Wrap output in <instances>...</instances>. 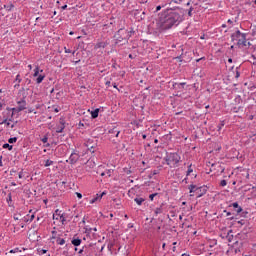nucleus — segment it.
Listing matches in <instances>:
<instances>
[{"instance_id":"obj_37","label":"nucleus","mask_w":256,"mask_h":256,"mask_svg":"<svg viewBox=\"0 0 256 256\" xmlns=\"http://www.w3.org/2000/svg\"><path fill=\"white\" fill-rule=\"evenodd\" d=\"M18 177H19V179H23V172H20V173L18 174Z\"/></svg>"},{"instance_id":"obj_60","label":"nucleus","mask_w":256,"mask_h":256,"mask_svg":"<svg viewBox=\"0 0 256 256\" xmlns=\"http://www.w3.org/2000/svg\"><path fill=\"white\" fill-rule=\"evenodd\" d=\"M10 253H15V250H10Z\"/></svg>"},{"instance_id":"obj_19","label":"nucleus","mask_w":256,"mask_h":256,"mask_svg":"<svg viewBox=\"0 0 256 256\" xmlns=\"http://www.w3.org/2000/svg\"><path fill=\"white\" fill-rule=\"evenodd\" d=\"M191 173H193V168L191 167V165H189L188 170L186 172V177H189Z\"/></svg>"},{"instance_id":"obj_11","label":"nucleus","mask_w":256,"mask_h":256,"mask_svg":"<svg viewBox=\"0 0 256 256\" xmlns=\"http://www.w3.org/2000/svg\"><path fill=\"white\" fill-rule=\"evenodd\" d=\"M78 160H79V154L77 153H72L69 157V161L72 165H74V163H77Z\"/></svg>"},{"instance_id":"obj_7","label":"nucleus","mask_w":256,"mask_h":256,"mask_svg":"<svg viewBox=\"0 0 256 256\" xmlns=\"http://www.w3.org/2000/svg\"><path fill=\"white\" fill-rule=\"evenodd\" d=\"M17 107L13 108L12 111H15L16 113H21V111H25L27 109V102L25 100H20L17 102Z\"/></svg>"},{"instance_id":"obj_17","label":"nucleus","mask_w":256,"mask_h":256,"mask_svg":"<svg viewBox=\"0 0 256 256\" xmlns=\"http://www.w3.org/2000/svg\"><path fill=\"white\" fill-rule=\"evenodd\" d=\"M56 242H57V245H65V239L63 238H57Z\"/></svg>"},{"instance_id":"obj_41","label":"nucleus","mask_w":256,"mask_h":256,"mask_svg":"<svg viewBox=\"0 0 256 256\" xmlns=\"http://www.w3.org/2000/svg\"><path fill=\"white\" fill-rule=\"evenodd\" d=\"M44 147H51V144H49V143H44Z\"/></svg>"},{"instance_id":"obj_52","label":"nucleus","mask_w":256,"mask_h":256,"mask_svg":"<svg viewBox=\"0 0 256 256\" xmlns=\"http://www.w3.org/2000/svg\"><path fill=\"white\" fill-rule=\"evenodd\" d=\"M28 112H29V113H33V109H29Z\"/></svg>"},{"instance_id":"obj_9","label":"nucleus","mask_w":256,"mask_h":256,"mask_svg":"<svg viewBox=\"0 0 256 256\" xmlns=\"http://www.w3.org/2000/svg\"><path fill=\"white\" fill-rule=\"evenodd\" d=\"M107 195V192H102L101 194H96L94 198L90 200V205H93V203H97L103 199V196Z\"/></svg>"},{"instance_id":"obj_10","label":"nucleus","mask_w":256,"mask_h":256,"mask_svg":"<svg viewBox=\"0 0 256 256\" xmlns=\"http://www.w3.org/2000/svg\"><path fill=\"white\" fill-rule=\"evenodd\" d=\"M65 129V119L60 118L59 124L56 126V133H61Z\"/></svg>"},{"instance_id":"obj_20","label":"nucleus","mask_w":256,"mask_h":256,"mask_svg":"<svg viewBox=\"0 0 256 256\" xmlns=\"http://www.w3.org/2000/svg\"><path fill=\"white\" fill-rule=\"evenodd\" d=\"M51 165H53V160H46L44 167H51Z\"/></svg>"},{"instance_id":"obj_50","label":"nucleus","mask_w":256,"mask_h":256,"mask_svg":"<svg viewBox=\"0 0 256 256\" xmlns=\"http://www.w3.org/2000/svg\"><path fill=\"white\" fill-rule=\"evenodd\" d=\"M157 173H158L157 170L153 171V175H157Z\"/></svg>"},{"instance_id":"obj_6","label":"nucleus","mask_w":256,"mask_h":256,"mask_svg":"<svg viewBox=\"0 0 256 256\" xmlns=\"http://www.w3.org/2000/svg\"><path fill=\"white\" fill-rule=\"evenodd\" d=\"M39 73H43V69L39 68V65H36L34 68L33 77H37L36 78L37 85H41V83H43V81L45 80V74H39Z\"/></svg>"},{"instance_id":"obj_53","label":"nucleus","mask_w":256,"mask_h":256,"mask_svg":"<svg viewBox=\"0 0 256 256\" xmlns=\"http://www.w3.org/2000/svg\"><path fill=\"white\" fill-rule=\"evenodd\" d=\"M142 137H143V139H147V135H145V134Z\"/></svg>"},{"instance_id":"obj_8","label":"nucleus","mask_w":256,"mask_h":256,"mask_svg":"<svg viewBox=\"0 0 256 256\" xmlns=\"http://www.w3.org/2000/svg\"><path fill=\"white\" fill-rule=\"evenodd\" d=\"M86 147L90 151V153H95V149H97V141L93 139H88L86 142Z\"/></svg>"},{"instance_id":"obj_34","label":"nucleus","mask_w":256,"mask_h":256,"mask_svg":"<svg viewBox=\"0 0 256 256\" xmlns=\"http://www.w3.org/2000/svg\"><path fill=\"white\" fill-rule=\"evenodd\" d=\"M33 219H35V214H32L31 216H30V223H31V221H33Z\"/></svg>"},{"instance_id":"obj_15","label":"nucleus","mask_w":256,"mask_h":256,"mask_svg":"<svg viewBox=\"0 0 256 256\" xmlns=\"http://www.w3.org/2000/svg\"><path fill=\"white\" fill-rule=\"evenodd\" d=\"M92 119H97L99 117V108H96L91 112Z\"/></svg>"},{"instance_id":"obj_28","label":"nucleus","mask_w":256,"mask_h":256,"mask_svg":"<svg viewBox=\"0 0 256 256\" xmlns=\"http://www.w3.org/2000/svg\"><path fill=\"white\" fill-rule=\"evenodd\" d=\"M223 127H225V121H222V122L218 125L219 131H221V129H223Z\"/></svg>"},{"instance_id":"obj_21","label":"nucleus","mask_w":256,"mask_h":256,"mask_svg":"<svg viewBox=\"0 0 256 256\" xmlns=\"http://www.w3.org/2000/svg\"><path fill=\"white\" fill-rule=\"evenodd\" d=\"M101 47L104 49L105 43L104 42H99L96 44V49H101Z\"/></svg>"},{"instance_id":"obj_14","label":"nucleus","mask_w":256,"mask_h":256,"mask_svg":"<svg viewBox=\"0 0 256 256\" xmlns=\"http://www.w3.org/2000/svg\"><path fill=\"white\" fill-rule=\"evenodd\" d=\"M232 207H234V209H236V213H241V211H243V208H241V206H239V203L234 202L232 204Z\"/></svg>"},{"instance_id":"obj_55","label":"nucleus","mask_w":256,"mask_h":256,"mask_svg":"<svg viewBox=\"0 0 256 256\" xmlns=\"http://www.w3.org/2000/svg\"><path fill=\"white\" fill-rule=\"evenodd\" d=\"M78 253H80V254L83 253V249H80Z\"/></svg>"},{"instance_id":"obj_27","label":"nucleus","mask_w":256,"mask_h":256,"mask_svg":"<svg viewBox=\"0 0 256 256\" xmlns=\"http://www.w3.org/2000/svg\"><path fill=\"white\" fill-rule=\"evenodd\" d=\"M207 193V189L203 188V192L198 194L197 198L199 199L200 197H203Z\"/></svg>"},{"instance_id":"obj_2","label":"nucleus","mask_w":256,"mask_h":256,"mask_svg":"<svg viewBox=\"0 0 256 256\" xmlns=\"http://www.w3.org/2000/svg\"><path fill=\"white\" fill-rule=\"evenodd\" d=\"M232 41H237V45L239 47H247V37L245 34L241 33V31H236L231 35Z\"/></svg>"},{"instance_id":"obj_22","label":"nucleus","mask_w":256,"mask_h":256,"mask_svg":"<svg viewBox=\"0 0 256 256\" xmlns=\"http://www.w3.org/2000/svg\"><path fill=\"white\" fill-rule=\"evenodd\" d=\"M154 213H155V215H161V213H163V209L162 208H156L154 210Z\"/></svg>"},{"instance_id":"obj_46","label":"nucleus","mask_w":256,"mask_h":256,"mask_svg":"<svg viewBox=\"0 0 256 256\" xmlns=\"http://www.w3.org/2000/svg\"><path fill=\"white\" fill-rule=\"evenodd\" d=\"M113 87H114V89H119V88H117V83H114Z\"/></svg>"},{"instance_id":"obj_23","label":"nucleus","mask_w":256,"mask_h":256,"mask_svg":"<svg viewBox=\"0 0 256 256\" xmlns=\"http://www.w3.org/2000/svg\"><path fill=\"white\" fill-rule=\"evenodd\" d=\"M3 149H9V151H11L13 149V146L6 143L3 145Z\"/></svg>"},{"instance_id":"obj_33","label":"nucleus","mask_w":256,"mask_h":256,"mask_svg":"<svg viewBox=\"0 0 256 256\" xmlns=\"http://www.w3.org/2000/svg\"><path fill=\"white\" fill-rule=\"evenodd\" d=\"M105 173H106V175H108L109 177H111V174L113 173V171H112V170H107Z\"/></svg>"},{"instance_id":"obj_62","label":"nucleus","mask_w":256,"mask_h":256,"mask_svg":"<svg viewBox=\"0 0 256 256\" xmlns=\"http://www.w3.org/2000/svg\"><path fill=\"white\" fill-rule=\"evenodd\" d=\"M42 253H47V250H42Z\"/></svg>"},{"instance_id":"obj_25","label":"nucleus","mask_w":256,"mask_h":256,"mask_svg":"<svg viewBox=\"0 0 256 256\" xmlns=\"http://www.w3.org/2000/svg\"><path fill=\"white\" fill-rule=\"evenodd\" d=\"M8 143H17V137L9 138Z\"/></svg>"},{"instance_id":"obj_3","label":"nucleus","mask_w":256,"mask_h":256,"mask_svg":"<svg viewBox=\"0 0 256 256\" xmlns=\"http://www.w3.org/2000/svg\"><path fill=\"white\" fill-rule=\"evenodd\" d=\"M53 221H54V225L57 223H61V225H65V223H67V216L65 215V213H63V211L57 209L53 214Z\"/></svg>"},{"instance_id":"obj_18","label":"nucleus","mask_w":256,"mask_h":256,"mask_svg":"<svg viewBox=\"0 0 256 256\" xmlns=\"http://www.w3.org/2000/svg\"><path fill=\"white\" fill-rule=\"evenodd\" d=\"M15 81L18 83V84H15V87H19V83H21V81H22L21 75L18 74V75L16 76Z\"/></svg>"},{"instance_id":"obj_42","label":"nucleus","mask_w":256,"mask_h":256,"mask_svg":"<svg viewBox=\"0 0 256 256\" xmlns=\"http://www.w3.org/2000/svg\"><path fill=\"white\" fill-rule=\"evenodd\" d=\"M61 9L65 11V9H67V5L62 6Z\"/></svg>"},{"instance_id":"obj_45","label":"nucleus","mask_w":256,"mask_h":256,"mask_svg":"<svg viewBox=\"0 0 256 256\" xmlns=\"http://www.w3.org/2000/svg\"><path fill=\"white\" fill-rule=\"evenodd\" d=\"M156 11H161V6H157Z\"/></svg>"},{"instance_id":"obj_39","label":"nucleus","mask_w":256,"mask_h":256,"mask_svg":"<svg viewBox=\"0 0 256 256\" xmlns=\"http://www.w3.org/2000/svg\"><path fill=\"white\" fill-rule=\"evenodd\" d=\"M224 213H226L227 217H230L231 215V212H227V210H225Z\"/></svg>"},{"instance_id":"obj_4","label":"nucleus","mask_w":256,"mask_h":256,"mask_svg":"<svg viewBox=\"0 0 256 256\" xmlns=\"http://www.w3.org/2000/svg\"><path fill=\"white\" fill-rule=\"evenodd\" d=\"M180 161H181V156H179V154L177 153H170L166 157V164L169 167H175Z\"/></svg>"},{"instance_id":"obj_54","label":"nucleus","mask_w":256,"mask_h":256,"mask_svg":"<svg viewBox=\"0 0 256 256\" xmlns=\"http://www.w3.org/2000/svg\"><path fill=\"white\" fill-rule=\"evenodd\" d=\"M165 245H166V244H165V243H163V245H162V249H165Z\"/></svg>"},{"instance_id":"obj_16","label":"nucleus","mask_w":256,"mask_h":256,"mask_svg":"<svg viewBox=\"0 0 256 256\" xmlns=\"http://www.w3.org/2000/svg\"><path fill=\"white\" fill-rule=\"evenodd\" d=\"M134 201H135V203H137V205H143V203L145 202V199L135 198Z\"/></svg>"},{"instance_id":"obj_24","label":"nucleus","mask_w":256,"mask_h":256,"mask_svg":"<svg viewBox=\"0 0 256 256\" xmlns=\"http://www.w3.org/2000/svg\"><path fill=\"white\" fill-rule=\"evenodd\" d=\"M51 233H52L51 239H57V231L52 230Z\"/></svg>"},{"instance_id":"obj_56","label":"nucleus","mask_w":256,"mask_h":256,"mask_svg":"<svg viewBox=\"0 0 256 256\" xmlns=\"http://www.w3.org/2000/svg\"><path fill=\"white\" fill-rule=\"evenodd\" d=\"M154 143H159V140L155 139V140H154Z\"/></svg>"},{"instance_id":"obj_35","label":"nucleus","mask_w":256,"mask_h":256,"mask_svg":"<svg viewBox=\"0 0 256 256\" xmlns=\"http://www.w3.org/2000/svg\"><path fill=\"white\" fill-rule=\"evenodd\" d=\"M105 85H106V87H111V81H107V82L105 83Z\"/></svg>"},{"instance_id":"obj_63","label":"nucleus","mask_w":256,"mask_h":256,"mask_svg":"<svg viewBox=\"0 0 256 256\" xmlns=\"http://www.w3.org/2000/svg\"><path fill=\"white\" fill-rule=\"evenodd\" d=\"M182 205H187V202H182Z\"/></svg>"},{"instance_id":"obj_47","label":"nucleus","mask_w":256,"mask_h":256,"mask_svg":"<svg viewBox=\"0 0 256 256\" xmlns=\"http://www.w3.org/2000/svg\"><path fill=\"white\" fill-rule=\"evenodd\" d=\"M100 175H101V177H105L106 172H102Z\"/></svg>"},{"instance_id":"obj_48","label":"nucleus","mask_w":256,"mask_h":256,"mask_svg":"<svg viewBox=\"0 0 256 256\" xmlns=\"http://www.w3.org/2000/svg\"><path fill=\"white\" fill-rule=\"evenodd\" d=\"M228 63H233V59H228Z\"/></svg>"},{"instance_id":"obj_59","label":"nucleus","mask_w":256,"mask_h":256,"mask_svg":"<svg viewBox=\"0 0 256 256\" xmlns=\"http://www.w3.org/2000/svg\"><path fill=\"white\" fill-rule=\"evenodd\" d=\"M201 59H203V58L197 59V60H196V61H197V63H199V61H201Z\"/></svg>"},{"instance_id":"obj_43","label":"nucleus","mask_w":256,"mask_h":256,"mask_svg":"<svg viewBox=\"0 0 256 256\" xmlns=\"http://www.w3.org/2000/svg\"><path fill=\"white\" fill-rule=\"evenodd\" d=\"M3 123H7L8 126L11 125V123L7 122V119H5V120L3 121Z\"/></svg>"},{"instance_id":"obj_61","label":"nucleus","mask_w":256,"mask_h":256,"mask_svg":"<svg viewBox=\"0 0 256 256\" xmlns=\"http://www.w3.org/2000/svg\"><path fill=\"white\" fill-rule=\"evenodd\" d=\"M222 27L225 28V27H227V25H226V24H223Z\"/></svg>"},{"instance_id":"obj_1","label":"nucleus","mask_w":256,"mask_h":256,"mask_svg":"<svg viewBox=\"0 0 256 256\" xmlns=\"http://www.w3.org/2000/svg\"><path fill=\"white\" fill-rule=\"evenodd\" d=\"M180 16L176 12H170L169 14L161 17L157 22V27L159 31H167V29H171L177 21H179Z\"/></svg>"},{"instance_id":"obj_26","label":"nucleus","mask_w":256,"mask_h":256,"mask_svg":"<svg viewBox=\"0 0 256 256\" xmlns=\"http://www.w3.org/2000/svg\"><path fill=\"white\" fill-rule=\"evenodd\" d=\"M220 186L221 187H227V180H221L220 181Z\"/></svg>"},{"instance_id":"obj_44","label":"nucleus","mask_w":256,"mask_h":256,"mask_svg":"<svg viewBox=\"0 0 256 256\" xmlns=\"http://www.w3.org/2000/svg\"><path fill=\"white\" fill-rule=\"evenodd\" d=\"M28 69H29V71H31V69H33V66L31 64H29Z\"/></svg>"},{"instance_id":"obj_38","label":"nucleus","mask_w":256,"mask_h":256,"mask_svg":"<svg viewBox=\"0 0 256 256\" xmlns=\"http://www.w3.org/2000/svg\"><path fill=\"white\" fill-rule=\"evenodd\" d=\"M227 23H229V25H233V20L232 19H228Z\"/></svg>"},{"instance_id":"obj_64","label":"nucleus","mask_w":256,"mask_h":256,"mask_svg":"<svg viewBox=\"0 0 256 256\" xmlns=\"http://www.w3.org/2000/svg\"><path fill=\"white\" fill-rule=\"evenodd\" d=\"M172 250L175 251V250H176V247L174 246V247L172 248Z\"/></svg>"},{"instance_id":"obj_13","label":"nucleus","mask_w":256,"mask_h":256,"mask_svg":"<svg viewBox=\"0 0 256 256\" xmlns=\"http://www.w3.org/2000/svg\"><path fill=\"white\" fill-rule=\"evenodd\" d=\"M72 245H74V247H79V245H81V239L80 238H73L71 241Z\"/></svg>"},{"instance_id":"obj_58","label":"nucleus","mask_w":256,"mask_h":256,"mask_svg":"<svg viewBox=\"0 0 256 256\" xmlns=\"http://www.w3.org/2000/svg\"><path fill=\"white\" fill-rule=\"evenodd\" d=\"M116 137H119V131H117V133H116Z\"/></svg>"},{"instance_id":"obj_12","label":"nucleus","mask_w":256,"mask_h":256,"mask_svg":"<svg viewBox=\"0 0 256 256\" xmlns=\"http://www.w3.org/2000/svg\"><path fill=\"white\" fill-rule=\"evenodd\" d=\"M201 189H203V187H197V185H193V184H191L190 186H189V191H190V193H197V192H199V191H201Z\"/></svg>"},{"instance_id":"obj_31","label":"nucleus","mask_w":256,"mask_h":256,"mask_svg":"<svg viewBox=\"0 0 256 256\" xmlns=\"http://www.w3.org/2000/svg\"><path fill=\"white\" fill-rule=\"evenodd\" d=\"M29 215H27L26 217H24L23 221L25 223H31V221L28 219Z\"/></svg>"},{"instance_id":"obj_30","label":"nucleus","mask_w":256,"mask_h":256,"mask_svg":"<svg viewBox=\"0 0 256 256\" xmlns=\"http://www.w3.org/2000/svg\"><path fill=\"white\" fill-rule=\"evenodd\" d=\"M157 193H154V194H150L149 195V199H150V201H153V199H155V197H157Z\"/></svg>"},{"instance_id":"obj_49","label":"nucleus","mask_w":256,"mask_h":256,"mask_svg":"<svg viewBox=\"0 0 256 256\" xmlns=\"http://www.w3.org/2000/svg\"><path fill=\"white\" fill-rule=\"evenodd\" d=\"M15 221H19V217L14 216Z\"/></svg>"},{"instance_id":"obj_51","label":"nucleus","mask_w":256,"mask_h":256,"mask_svg":"<svg viewBox=\"0 0 256 256\" xmlns=\"http://www.w3.org/2000/svg\"><path fill=\"white\" fill-rule=\"evenodd\" d=\"M182 256H189V254H187V253H183V254H182Z\"/></svg>"},{"instance_id":"obj_40","label":"nucleus","mask_w":256,"mask_h":256,"mask_svg":"<svg viewBox=\"0 0 256 256\" xmlns=\"http://www.w3.org/2000/svg\"><path fill=\"white\" fill-rule=\"evenodd\" d=\"M65 53H71V51L69 49H67L66 47L64 48Z\"/></svg>"},{"instance_id":"obj_5","label":"nucleus","mask_w":256,"mask_h":256,"mask_svg":"<svg viewBox=\"0 0 256 256\" xmlns=\"http://www.w3.org/2000/svg\"><path fill=\"white\" fill-rule=\"evenodd\" d=\"M129 31L120 29L115 35V39L117 43H121V41H128L129 40Z\"/></svg>"},{"instance_id":"obj_32","label":"nucleus","mask_w":256,"mask_h":256,"mask_svg":"<svg viewBox=\"0 0 256 256\" xmlns=\"http://www.w3.org/2000/svg\"><path fill=\"white\" fill-rule=\"evenodd\" d=\"M76 196L78 197V199H83V195L79 192H76Z\"/></svg>"},{"instance_id":"obj_29","label":"nucleus","mask_w":256,"mask_h":256,"mask_svg":"<svg viewBox=\"0 0 256 256\" xmlns=\"http://www.w3.org/2000/svg\"><path fill=\"white\" fill-rule=\"evenodd\" d=\"M42 143H47V141H49V137H47V135H45L43 138H41Z\"/></svg>"},{"instance_id":"obj_57","label":"nucleus","mask_w":256,"mask_h":256,"mask_svg":"<svg viewBox=\"0 0 256 256\" xmlns=\"http://www.w3.org/2000/svg\"><path fill=\"white\" fill-rule=\"evenodd\" d=\"M55 113H59V109L56 108V109H55Z\"/></svg>"},{"instance_id":"obj_36","label":"nucleus","mask_w":256,"mask_h":256,"mask_svg":"<svg viewBox=\"0 0 256 256\" xmlns=\"http://www.w3.org/2000/svg\"><path fill=\"white\" fill-rule=\"evenodd\" d=\"M240 75H241V74L239 73V71H236V76H235V78H236V79H239Z\"/></svg>"}]
</instances>
